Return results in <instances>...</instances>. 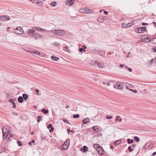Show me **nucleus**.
<instances>
[{
    "instance_id": "50",
    "label": "nucleus",
    "mask_w": 156,
    "mask_h": 156,
    "mask_svg": "<svg viewBox=\"0 0 156 156\" xmlns=\"http://www.w3.org/2000/svg\"><path fill=\"white\" fill-rule=\"evenodd\" d=\"M63 121L65 123H69L67 119H63Z\"/></svg>"
},
{
    "instance_id": "2",
    "label": "nucleus",
    "mask_w": 156,
    "mask_h": 156,
    "mask_svg": "<svg viewBox=\"0 0 156 156\" xmlns=\"http://www.w3.org/2000/svg\"><path fill=\"white\" fill-rule=\"evenodd\" d=\"M53 33L55 34L61 36H63L66 34V32L64 30H55Z\"/></svg>"
},
{
    "instance_id": "57",
    "label": "nucleus",
    "mask_w": 156,
    "mask_h": 156,
    "mask_svg": "<svg viewBox=\"0 0 156 156\" xmlns=\"http://www.w3.org/2000/svg\"><path fill=\"white\" fill-rule=\"evenodd\" d=\"M104 13L106 15H107L108 14V12H107V11H104Z\"/></svg>"
},
{
    "instance_id": "40",
    "label": "nucleus",
    "mask_w": 156,
    "mask_h": 156,
    "mask_svg": "<svg viewBox=\"0 0 156 156\" xmlns=\"http://www.w3.org/2000/svg\"><path fill=\"white\" fill-rule=\"evenodd\" d=\"M17 143L19 146H21L22 145L21 142L20 141H17Z\"/></svg>"
},
{
    "instance_id": "55",
    "label": "nucleus",
    "mask_w": 156,
    "mask_h": 156,
    "mask_svg": "<svg viewBox=\"0 0 156 156\" xmlns=\"http://www.w3.org/2000/svg\"><path fill=\"white\" fill-rule=\"evenodd\" d=\"M152 60L153 61V62H156V58H153Z\"/></svg>"
},
{
    "instance_id": "14",
    "label": "nucleus",
    "mask_w": 156,
    "mask_h": 156,
    "mask_svg": "<svg viewBox=\"0 0 156 156\" xmlns=\"http://www.w3.org/2000/svg\"><path fill=\"white\" fill-rule=\"evenodd\" d=\"M106 52L105 51H99L98 52L97 55H99L101 56H104V55Z\"/></svg>"
},
{
    "instance_id": "49",
    "label": "nucleus",
    "mask_w": 156,
    "mask_h": 156,
    "mask_svg": "<svg viewBox=\"0 0 156 156\" xmlns=\"http://www.w3.org/2000/svg\"><path fill=\"white\" fill-rule=\"evenodd\" d=\"M147 147H148L147 145H145L143 147V148L145 150V149H147Z\"/></svg>"
},
{
    "instance_id": "36",
    "label": "nucleus",
    "mask_w": 156,
    "mask_h": 156,
    "mask_svg": "<svg viewBox=\"0 0 156 156\" xmlns=\"http://www.w3.org/2000/svg\"><path fill=\"white\" fill-rule=\"evenodd\" d=\"M41 0H34V2H36L37 4H39L41 2Z\"/></svg>"
},
{
    "instance_id": "20",
    "label": "nucleus",
    "mask_w": 156,
    "mask_h": 156,
    "mask_svg": "<svg viewBox=\"0 0 156 156\" xmlns=\"http://www.w3.org/2000/svg\"><path fill=\"white\" fill-rule=\"evenodd\" d=\"M90 121V119L88 118H86L84 120H82V123L83 124H87V123L89 122Z\"/></svg>"
},
{
    "instance_id": "9",
    "label": "nucleus",
    "mask_w": 156,
    "mask_h": 156,
    "mask_svg": "<svg viewBox=\"0 0 156 156\" xmlns=\"http://www.w3.org/2000/svg\"><path fill=\"white\" fill-rule=\"evenodd\" d=\"M32 28L33 29H35L38 31H40L43 32H44L46 31L45 29L38 27H33Z\"/></svg>"
},
{
    "instance_id": "33",
    "label": "nucleus",
    "mask_w": 156,
    "mask_h": 156,
    "mask_svg": "<svg viewBox=\"0 0 156 156\" xmlns=\"http://www.w3.org/2000/svg\"><path fill=\"white\" fill-rule=\"evenodd\" d=\"M64 143L66 144V145H68V146H69V144H70V140H66Z\"/></svg>"
},
{
    "instance_id": "35",
    "label": "nucleus",
    "mask_w": 156,
    "mask_h": 156,
    "mask_svg": "<svg viewBox=\"0 0 156 156\" xmlns=\"http://www.w3.org/2000/svg\"><path fill=\"white\" fill-rule=\"evenodd\" d=\"M65 48L66 49V51L69 53L70 51L68 50L69 49V47L68 46H66Z\"/></svg>"
},
{
    "instance_id": "28",
    "label": "nucleus",
    "mask_w": 156,
    "mask_h": 156,
    "mask_svg": "<svg viewBox=\"0 0 156 156\" xmlns=\"http://www.w3.org/2000/svg\"><path fill=\"white\" fill-rule=\"evenodd\" d=\"M98 50L96 49H93L92 50V52L97 55L98 54Z\"/></svg>"
},
{
    "instance_id": "43",
    "label": "nucleus",
    "mask_w": 156,
    "mask_h": 156,
    "mask_svg": "<svg viewBox=\"0 0 156 156\" xmlns=\"http://www.w3.org/2000/svg\"><path fill=\"white\" fill-rule=\"evenodd\" d=\"M152 41V42H153V43L156 44V38L153 39Z\"/></svg>"
},
{
    "instance_id": "15",
    "label": "nucleus",
    "mask_w": 156,
    "mask_h": 156,
    "mask_svg": "<svg viewBox=\"0 0 156 156\" xmlns=\"http://www.w3.org/2000/svg\"><path fill=\"white\" fill-rule=\"evenodd\" d=\"M92 129L95 132L97 133H99L101 131L97 126H94L93 127Z\"/></svg>"
},
{
    "instance_id": "56",
    "label": "nucleus",
    "mask_w": 156,
    "mask_h": 156,
    "mask_svg": "<svg viewBox=\"0 0 156 156\" xmlns=\"http://www.w3.org/2000/svg\"><path fill=\"white\" fill-rule=\"evenodd\" d=\"M79 51L80 52H82L83 51V48H79Z\"/></svg>"
},
{
    "instance_id": "51",
    "label": "nucleus",
    "mask_w": 156,
    "mask_h": 156,
    "mask_svg": "<svg viewBox=\"0 0 156 156\" xmlns=\"http://www.w3.org/2000/svg\"><path fill=\"white\" fill-rule=\"evenodd\" d=\"M12 115H14L16 116V115H18V114L16 112H12Z\"/></svg>"
},
{
    "instance_id": "24",
    "label": "nucleus",
    "mask_w": 156,
    "mask_h": 156,
    "mask_svg": "<svg viewBox=\"0 0 156 156\" xmlns=\"http://www.w3.org/2000/svg\"><path fill=\"white\" fill-rule=\"evenodd\" d=\"M22 96L25 101H27L28 98V95L26 94H23Z\"/></svg>"
},
{
    "instance_id": "45",
    "label": "nucleus",
    "mask_w": 156,
    "mask_h": 156,
    "mask_svg": "<svg viewBox=\"0 0 156 156\" xmlns=\"http://www.w3.org/2000/svg\"><path fill=\"white\" fill-rule=\"evenodd\" d=\"M54 130V128L51 127V129H49V132H52Z\"/></svg>"
},
{
    "instance_id": "54",
    "label": "nucleus",
    "mask_w": 156,
    "mask_h": 156,
    "mask_svg": "<svg viewBox=\"0 0 156 156\" xmlns=\"http://www.w3.org/2000/svg\"><path fill=\"white\" fill-rule=\"evenodd\" d=\"M152 51L154 52H156V47L155 48H152Z\"/></svg>"
},
{
    "instance_id": "30",
    "label": "nucleus",
    "mask_w": 156,
    "mask_h": 156,
    "mask_svg": "<svg viewBox=\"0 0 156 156\" xmlns=\"http://www.w3.org/2000/svg\"><path fill=\"white\" fill-rule=\"evenodd\" d=\"M120 142L121 141L119 140H116L115 142V146H117Z\"/></svg>"
},
{
    "instance_id": "6",
    "label": "nucleus",
    "mask_w": 156,
    "mask_h": 156,
    "mask_svg": "<svg viewBox=\"0 0 156 156\" xmlns=\"http://www.w3.org/2000/svg\"><path fill=\"white\" fill-rule=\"evenodd\" d=\"M30 52L33 54H37L38 55L40 56H43L44 55L43 53L41 52H38L36 50L33 51H31Z\"/></svg>"
},
{
    "instance_id": "31",
    "label": "nucleus",
    "mask_w": 156,
    "mask_h": 156,
    "mask_svg": "<svg viewBox=\"0 0 156 156\" xmlns=\"http://www.w3.org/2000/svg\"><path fill=\"white\" fill-rule=\"evenodd\" d=\"M136 32L138 33H141L143 32L141 27L137 29V30Z\"/></svg>"
},
{
    "instance_id": "63",
    "label": "nucleus",
    "mask_w": 156,
    "mask_h": 156,
    "mask_svg": "<svg viewBox=\"0 0 156 156\" xmlns=\"http://www.w3.org/2000/svg\"><path fill=\"white\" fill-rule=\"evenodd\" d=\"M152 23L154 24V27H156V23L155 22H153Z\"/></svg>"
},
{
    "instance_id": "18",
    "label": "nucleus",
    "mask_w": 156,
    "mask_h": 156,
    "mask_svg": "<svg viewBox=\"0 0 156 156\" xmlns=\"http://www.w3.org/2000/svg\"><path fill=\"white\" fill-rule=\"evenodd\" d=\"M93 147L96 149L97 151L98 149H101V147L98 144H94L93 146Z\"/></svg>"
},
{
    "instance_id": "39",
    "label": "nucleus",
    "mask_w": 156,
    "mask_h": 156,
    "mask_svg": "<svg viewBox=\"0 0 156 156\" xmlns=\"http://www.w3.org/2000/svg\"><path fill=\"white\" fill-rule=\"evenodd\" d=\"M141 30H142V31L143 32L145 31H146V27H141Z\"/></svg>"
},
{
    "instance_id": "58",
    "label": "nucleus",
    "mask_w": 156,
    "mask_h": 156,
    "mask_svg": "<svg viewBox=\"0 0 156 156\" xmlns=\"http://www.w3.org/2000/svg\"><path fill=\"white\" fill-rule=\"evenodd\" d=\"M128 69L129 72H132V69L131 68H128Z\"/></svg>"
},
{
    "instance_id": "7",
    "label": "nucleus",
    "mask_w": 156,
    "mask_h": 156,
    "mask_svg": "<svg viewBox=\"0 0 156 156\" xmlns=\"http://www.w3.org/2000/svg\"><path fill=\"white\" fill-rule=\"evenodd\" d=\"M13 138V135L10 132L9 133H8L7 135L4 137V139L7 138L8 140H11Z\"/></svg>"
},
{
    "instance_id": "19",
    "label": "nucleus",
    "mask_w": 156,
    "mask_h": 156,
    "mask_svg": "<svg viewBox=\"0 0 156 156\" xmlns=\"http://www.w3.org/2000/svg\"><path fill=\"white\" fill-rule=\"evenodd\" d=\"M97 151L99 154L101 155H103L104 153V150L101 147V149H98Z\"/></svg>"
},
{
    "instance_id": "61",
    "label": "nucleus",
    "mask_w": 156,
    "mask_h": 156,
    "mask_svg": "<svg viewBox=\"0 0 156 156\" xmlns=\"http://www.w3.org/2000/svg\"><path fill=\"white\" fill-rule=\"evenodd\" d=\"M55 45H58V46H60V44L59 43H55Z\"/></svg>"
},
{
    "instance_id": "23",
    "label": "nucleus",
    "mask_w": 156,
    "mask_h": 156,
    "mask_svg": "<svg viewBox=\"0 0 156 156\" xmlns=\"http://www.w3.org/2000/svg\"><path fill=\"white\" fill-rule=\"evenodd\" d=\"M18 101L20 103H23V99L22 97L19 96L18 98Z\"/></svg>"
},
{
    "instance_id": "4",
    "label": "nucleus",
    "mask_w": 156,
    "mask_h": 156,
    "mask_svg": "<svg viewBox=\"0 0 156 156\" xmlns=\"http://www.w3.org/2000/svg\"><path fill=\"white\" fill-rule=\"evenodd\" d=\"M2 132L3 133V137L4 139V137L7 135L8 133H9V132H11L10 131H9L7 128H6L5 127H4L2 128Z\"/></svg>"
},
{
    "instance_id": "32",
    "label": "nucleus",
    "mask_w": 156,
    "mask_h": 156,
    "mask_svg": "<svg viewBox=\"0 0 156 156\" xmlns=\"http://www.w3.org/2000/svg\"><path fill=\"white\" fill-rule=\"evenodd\" d=\"M134 140L136 141V142H138L140 141V139L139 138L136 136H135L134 138Z\"/></svg>"
},
{
    "instance_id": "16",
    "label": "nucleus",
    "mask_w": 156,
    "mask_h": 156,
    "mask_svg": "<svg viewBox=\"0 0 156 156\" xmlns=\"http://www.w3.org/2000/svg\"><path fill=\"white\" fill-rule=\"evenodd\" d=\"M123 85H124L127 89H129V87L132 88L133 87L131 85L126 82H124Z\"/></svg>"
},
{
    "instance_id": "38",
    "label": "nucleus",
    "mask_w": 156,
    "mask_h": 156,
    "mask_svg": "<svg viewBox=\"0 0 156 156\" xmlns=\"http://www.w3.org/2000/svg\"><path fill=\"white\" fill-rule=\"evenodd\" d=\"M37 118L38 119L37 122H40L41 121L40 119H41V116H38L37 117Z\"/></svg>"
},
{
    "instance_id": "25",
    "label": "nucleus",
    "mask_w": 156,
    "mask_h": 156,
    "mask_svg": "<svg viewBox=\"0 0 156 156\" xmlns=\"http://www.w3.org/2000/svg\"><path fill=\"white\" fill-rule=\"evenodd\" d=\"M51 59L54 61H57L59 59V58L58 57L52 56L51 57Z\"/></svg>"
},
{
    "instance_id": "64",
    "label": "nucleus",
    "mask_w": 156,
    "mask_h": 156,
    "mask_svg": "<svg viewBox=\"0 0 156 156\" xmlns=\"http://www.w3.org/2000/svg\"><path fill=\"white\" fill-rule=\"evenodd\" d=\"M132 91L135 93H136L137 92V91L136 90H133Z\"/></svg>"
},
{
    "instance_id": "22",
    "label": "nucleus",
    "mask_w": 156,
    "mask_h": 156,
    "mask_svg": "<svg viewBox=\"0 0 156 156\" xmlns=\"http://www.w3.org/2000/svg\"><path fill=\"white\" fill-rule=\"evenodd\" d=\"M69 146L68 145H66V144L64 143L62 147V148L64 150H66L67 149Z\"/></svg>"
},
{
    "instance_id": "26",
    "label": "nucleus",
    "mask_w": 156,
    "mask_h": 156,
    "mask_svg": "<svg viewBox=\"0 0 156 156\" xmlns=\"http://www.w3.org/2000/svg\"><path fill=\"white\" fill-rule=\"evenodd\" d=\"M41 112L46 114L48 112V110H45V108H43L41 110Z\"/></svg>"
},
{
    "instance_id": "5",
    "label": "nucleus",
    "mask_w": 156,
    "mask_h": 156,
    "mask_svg": "<svg viewBox=\"0 0 156 156\" xmlns=\"http://www.w3.org/2000/svg\"><path fill=\"white\" fill-rule=\"evenodd\" d=\"M80 12L81 13L86 14L91 13L92 12V11L91 10L88 9H86L85 8H82L80 9Z\"/></svg>"
},
{
    "instance_id": "53",
    "label": "nucleus",
    "mask_w": 156,
    "mask_h": 156,
    "mask_svg": "<svg viewBox=\"0 0 156 156\" xmlns=\"http://www.w3.org/2000/svg\"><path fill=\"white\" fill-rule=\"evenodd\" d=\"M127 141L128 142V144H130V140L129 139H128L127 140Z\"/></svg>"
},
{
    "instance_id": "42",
    "label": "nucleus",
    "mask_w": 156,
    "mask_h": 156,
    "mask_svg": "<svg viewBox=\"0 0 156 156\" xmlns=\"http://www.w3.org/2000/svg\"><path fill=\"white\" fill-rule=\"evenodd\" d=\"M126 23L125 22L122 23V26L124 27H126Z\"/></svg>"
},
{
    "instance_id": "3",
    "label": "nucleus",
    "mask_w": 156,
    "mask_h": 156,
    "mask_svg": "<svg viewBox=\"0 0 156 156\" xmlns=\"http://www.w3.org/2000/svg\"><path fill=\"white\" fill-rule=\"evenodd\" d=\"M23 31L21 27H18L14 30V32L15 33L20 34H22Z\"/></svg>"
},
{
    "instance_id": "21",
    "label": "nucleus",
    "mask_w": 156,
    "mask_h": 156,
    "mask_svg": "<svg viewBox=\"0 0 156 156\" xmlns=\"http://www.w3.org/2000/svg\"><path fill=\"white\" fill-rule=\"evenodd\" d=\"M9 102L13 104V107L15 108L16 107V105L14 102V100L12 99H10L9 100Z\"/></svg>"
},
{
    "instance_id": "59",
    "label": "nucleus",
    "mask_w": 156,
    "mask_h": 156,
    "mask_svg": "<svg viewBox=\"0 0 156 156\" xmlns=\"http://www.w3.org/2000/svg\"><path fill=\"white\" fill-rule=\"evenodd\" d=\"M145 38L147 40H148V42H150V41H151V40L149 39V38L148 37H146V38L145 37Z\"/></svg>"
},
{
    "instance_id": "27",
    "label": "nucleus",
    "mask_w": 156,
    "mask_h": 156,
    "mask_svg": "<svg viewBox=\"0 0 156 156\" xmlns=\"http://www.w3.org/2000/svg\"><path fill=\"white\" fill-rule=\"evenodd\" d=\"M154 145V144L153 143H152V142L149 145V147H148L150 149H152Z\"/></svg>"
},
{
    "instance_id": "12",
    "label": "nucleus",
    "mask_w": 156,
    "mask_h": 156,
    "mask_svg": "<svg viewBox=\"0 0 156 156\" xmlns=\"http://www.w3.org/2000/svg\"><path fill=\"white\" fill-rule=\"evenodd\" d=\"M27 33L30 36H32L35 34V31L33 29H30L27 31Z\"/></svg>"
},
{
    "instance_id": "62",
    "label": "nucleus",
    "mask_w": 156,
    "mask_h": 156,
    "mask_svg": "<svg viewBox=\"0 0 156 156\" xmlns=\"http://www.w3.org/2000/svg\"><path fill=\"white\" fill-rule=\"evenodd\" d=\"M142 24L143 25H147V23H142Z\"/></svg>"
},
{
    "instance_id": "1",
    "label": "nucleus",
    "mask_w": 156,
    "mask_h": 156,
    "mask_svg": "<svg viewBox=\"0 0 156 156\" xmlns=\"http://www.w3.org/2000/svg\"><path fill=\"white\" fill-rule=\"evenodd\" d=\"M124 85L123 82H117L114 85V88L118 90H121L122 89Z\"/></svg>"
},
{
    "instance_id": "52",
    "label": "nucleus",
    "mask_w": 156,
    "mask_h": 156,
    "mask_svg": "<svg viewBox=\"0 0 156 156\" xmlns=\"http://www.w3.org/2000/svg\"><path fill=\"white\" fill-rule=\"evenodd\" d=\"M128 149L129 151H132V150L130 146H129L128 147Z\"/></svg>"
},
{
    "instance_id": "48",
    "label": "nucleus",
    "mask_w": 156,
    "mask_h": 156,
    "mask_svg": "<svg viewBox=\"0 0 156 156\" xmlns=\"http://www.w3.org/2000/svg\"><path fill=\"white\" fill-rule=\"evenodd\" d=\"M36 92L37 93H38V94H37V95H39V94L38 93V92H39V90L38 89H36Z\"/></svg>"
},
{
    "instance_id": "17",
    "label": "nucleus",
    "mask_w": 156,
    "mask_h": 156,
    "mask_svg": "<svg viewBox=\"0 0 156 156\" xmlns=\"http://www.w3.org/2000/svg\"><path fill=\"white\" fill-rule=\"evenodd\" d=\"M80 150L82 152H85L88 150V148L85 146H84L81 148Z\"/></svg>"
},
{
    "instance_id": "10",
    "label": "nucleus",
    "mask_w": 156,
    "mask_h": 156,
    "mask_svg": "<svg viewBox=\"0 0 156 156\" xmlns=\"http://www.w3.org/2000/svg\"><path fill=\"white\" fill-rule=\"evenodd\" d=\"M34 37L35 38V40L37 39H42L43 37L39 34H37L35 35H34Z\"/></svg>"
},
{
    "instance_id": "41",
    "label": "nucleus",
    "mask_w": 156,
    "mask_h": 156,
    "mask_svg": "<svg viewBox=\"0 0 156 156\" xmlns=\"http://www.w3.org/2000/svg\"><path fill=\"white\" fill-rule=\"evenodd\" d=\"M106 118L107 119H111L112 118V116H110L109 115H107L106 116Z\"/></svg>"
},
{
    "instance_id": "60",
    "label": "nucleus",
    "mask_w": 156,
    "mask_h": 156,
    "mask_svg": "<svg viewBox=\"0 0 156 156\" xmlns=\"http://www.w3.org/2000/svg\"><path fill=\"white\" fill-rule=\"evenodd\" d=\"M106 84H107V86H110V82H107L106 83Z\"/></svg>"
},
{
    "instance_id": "34",
    "label": "nucleus",
    "mask_w": 156,
    "mask_h": 156,
    "mask_svg": "<svg viewBox=\"0 0 156 156\" xmlns=\"http://www.w3.org/2000/svg\"><path fill=\"white\" fill-rule=\"evenodd\" d=\"M80 116L79 114L74 115H73V118L76 119L78 118Z\"/></svg>"
},
{
    "instance_id": "37",
    "label": "nucleus",
    "mask_w": 156,
    "mask_h": 156,
    "mask_svg": "<svg viewBox=\"0 0 156 156\" xmlns=\"http://www.w3.org/2000/svg\"><path fill=\"white\" fill-rule=\"evenodd\" d=\"M132 24L131 23H126V27H130L131 25H132Z\"/></svg>"
},
{
    "instance_id": "13",
    "label": "nucleus",
    "mask_w": 156,
    "mask_h": 156,
    "mask_svg": "<svg viewBox=\"0 0 156 156\" xmlns=\"http://www.w3.org/2000/svg\"><path fill=\"white\" fill-rule=\"evenodd\" d=\"M10 17L7 16H2V20L5 21H7L9 20Z\"/></svg>"
},
{
    "instance_id": "46",
    "label": "nucleus",
    "mask_w": 156,
    "mask_h": 156,
    "mask_svg": "<svg viewBox=\"0 0 156 156\" xmlns=\"http://www.w3.org/2000/svg\"><path fill=\"white\" fill-rule=\"evenodd\" d=\"M52 127V125L51 124H49L47 126V128L48 129H50V128H51Z\"/></svg>"
},
{
    "instance_id": "44",
    "label": "nucleus",
    "mask_w": 156,
    "mask_h": 156,
    "mask_svg": "<svg viewBox=\"0 0 156 156\" xmlns=\"http://www.w3.org/2000/svg\"><path fill=\"white\" fill-rule=\"evenodd\" d=\"M119 118H120L119 116L117 115L116 116V119H115V120L116 122H117L118 121V120H119Z\"/></svg>"
},
{
    "instance_id": "8",
    "label": "nucleus",
    "mask_w": 156,
    "mask_h": 156,
    "mask_svg": "<svg viewBox=\"0 0 156 156\" xmlns=\"http://www.w3.org/2000/svg\"><path fill=\"white\" fill-rule=\"evenodd\" d=\"M95 66H97L99 68L101 69L104 66V64L103 62H95Z\"/></svg>"
},
{
    "instance_id": "29",
    "label": "nucleus",
    "mask_w": 156,
    "mask_h": 156,
    "mask_svg": "<svg viewBox=\"0 0 156 156\" xmlns=\"http://www.w3.org/2000/svg\"><path fill=\"white\" fill-rule=\"evenodd\" d=\"M56 2L55 1H54L50 3V5L52 6H55L56 5Z\"/></svg>"
},
{
    "instance_id": "47",
    "label": "nucleus",
    "mask_w": 156,
    "mask_h": 156,
    "mask_svg": "<svg viewBox=\"0 0 156 156\" xmlns=\"http://www.w3.org/2000/svg\"><path fill=\"white\" fill-rule=\"evenodd\" d=\"M153 62V61L152 60V59H151V60H150L149 61V63H150V65H151L152 64V62Z\"/></svg>"
},
{
    "instance_id": "11",
    "label": "nucleus",
    "mask_w": 156,
    "mask_h": 156,
    "mask_svg": "<svg viewBox=\"0 0 156 156\" xmlns=\"http://www.w3.org/2000/svg\"><path fill=\"white\" fill-rule=\"evenodd\" d=\"M74 1L73 0H67L65 3L67 5L71 6L74 3Z\"/></svg>"
}]
</instances>
